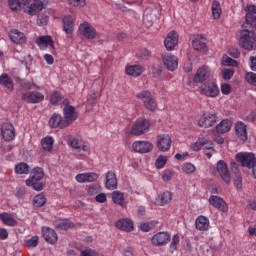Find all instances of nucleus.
<instances>
[{
  "instance_id": "obj_52",
  "label": "nucleus",
  "mask_w": 256,
  "mask_h": 256,
  "mask_svg": "<svg viewBox=\"0 0 256 256\" xmlns=\"http://www.w3.org/2000/svg\"><path fill=\"white\" fill-rule=\"evenodd\" d=\"M245 79L247 83H249L250 85H254V87H256V73H253V72L246 73Z\"/></svg>"
},
{
  "instance_id": "obj_14",
  "label": "nucleus",
  "mask_w": 256,
  "mask_h": 256,
  "mask_svg": "<svg viewBox=\"0 0 256 256\" xmlns=\"http://www.w3.org/2000/svg\"><path fill=\"white\" fill-rule=\"evenodd\" d=\"M179 44V35H177V32L171 31L168 33L167 37L164 40V46L167 49V51H173L175 47Z\"/></svg>"
},
{
  "instance_id": "obj_40",
  "label": "nucleus",
  "mask_w": 256,
  "mask_h": 256,
  "mask_svg": "<svg viewBox=\"0 0 256 256\" xmlns=\"http://www.w3.org/2000/svg\"><path fill=\"white\" fill-rule=\"evenodd\" d=\"M17 175H29V165L25 162H20L15 166Z\"/></svg>"
},
{
  "instance_id": "obj_7",
  "label": "nucleus",
  "mask_w": 256,
  "mask_h": 256,
  "mask_svg": "<svg viewBox=\"0 0 256 256\" xmlns=\"http://www.w3.org/2000/svg\"><path fill=\"white\" fill-rule=\"evenodd\" d=\"M217 123V114L216 113H204L198 120V127L203 129H209Z\"/></svg>"
},
{
  "instance_id": "obj_8",
  "label": "nucleus",
  "mask_w": 256,
  "mask_h": 256,
  "mask_svg": "<svg viewBox=\"0 0 256 256\" xmlns=\"http://www.w3.org/2000/svg\"><path fill=\"white\" fill-rule=\"evenodd\" d=\"M48 125L51 127V129H66V127H69L65 121V118H63V116H61L59 113H54L50 117Z\"/></svg>"
},
{
  "instance_id": "obj_32",
  "label": "nucleus",
  "mask_w": 256,
  "mask_h": 256,
  "mask_svg": "<svg viewBox=\"0 0 256 256\" xmlns=\"http://www.w3.org/2000/svg\"><path fill=\"white\" fill-rule=\"evenodd\" d=\"M192 46L195 51H205V49H207V44L205 43V41H203V36L201 35H197L192 40Z\"/></svg>"
},
{
  "instance_id": "obj_22",
  "label": "nucleus",
  "mask_w": 256,
  "mask_h": 256,
  "mask_svg": "<svg viewBox=\"0 0 256 256\" xmlns=\"http://www.w3.org/2000/svg\"><path fill=\"white\" fill-rule=\"evenodd\" d=\"M42 235L47 243L55 245L58 241L57 232L49 227H42Z\"/></svg>"
},
{
  "instance_id": "obj_49",
  "label": "nucleus",
  "mask_w": 256,
  "mask_h": 256,
  "mask_svg": "<svg viewBox=\"0 0 256 256\" xmlns=\"http://www.w3.org/2000/svg\"><path fill=\"white\" fill-rule=\"evenodd\" d=\"M156 169H163L167 165V156H159L155 162Z\"/></svg>"
},
{
  "instance_id": "obj_33",
  "label": "nucleus",
  "mask_w": 256,
  "mask_h": 256,
  "mask_svg": "<svg viewBox=\"0 0 256 256\" xmlns=\"http://www.w3.org/2000/svg\"><path fill=\"white\" fill-rule=\"evenodd\" d=\"M54 227H56V229H60L61 231H67V229H73V227H75V224L69 219H64L60 221H55Z\"/></svg>"
},
{
  "instance_id": "obj_16",
  "label": "nucleus",
  "mask_w": 256,
  "mask_h": 256,
  "mask_svg": "<svg viewBox=\"0 0 256 256\" xmlns=\"http://www.w3.org/2000/svg\"><path fill=\"white\" fill-rule=\"evenodd\" d=\"M169 241H171V235L166 232L157 233L151 239L152 245H155L156 247L167 245Z\"/></svg>"
},
{
  "instance_id": "obj_5",
  "label": "nucleus",
  "mask_w": 256,
  "mask_h": 256,
  "mask_svg": "<svg viewBox=\"0 0 256 256\" xmlns=\"http://www.w3.org/2000/svg\"><path fill=\"white\" fill-rule=\"evenodd\" d=\"M236 161L240 163L241 167L251 169L253 164L256 163L255 154L249 152H240L236 154Z\"/></svg>"
},
{
  "instance_id": "obj_39",
  "label": "nucleus",
  "mask_w": 256,
  "mask_h": 256,
  "mask_svg": "<svg viewBox=\"0 0 256 256\" xmlns=\"http://www.w3.org/2000/svg\"><path fill=\"white\" fill-rule=\"evenodd\" d=\"M231 130V121L228 119L222 120L217 126L216 131L220 134L228 133Z\"/></svg>"
},
{
  "instance_id": "obj_29",
  "label": "nucleus",
  "mask_w": 256,
  "mask_h": 256,
  "mask_svg": "<svg viewBox=\"0 0 256 256\" xmlns=\"http://www.w3.org/2000/svg\"><path fill=\"white\" fill-rule=\"evenodd\" d=\"M116 227L121 231H126L129 233L133 230V221L130 219H120L116 222Z\"/></svg>"
},
{
  "instance_id": "obj_61",
  "label": "nucleus",
  "mask_w": 256,
  "mask_h": 256,
  "mask_svg": "<svg viewBox=\"0 0 256 256\" xmlns=\"http://www.w3.org/2000/svg\"><path fill=\"white\" fill-rule=\"evenodd\" d=\"M48 21H49V18L47 16H38L37 24L40 27H43V26L47 25Z\"/></svg>"
},
{
  "instance_id": "obj_18",
  "label": "nucleus",
  "mask_w": 256,
  "mask_h": 256,
  "mask_svg": "<svg viewBox=\"0 0 256 256\" xmlns=\"http://www.w3.org/2000/svg\"><path fill=\"white\" fill-rule=\"evenodd\" d=\"M1 134L6 141H13L15 139V127L11 123H4L1 126Z\"/></svg>"
},
{
  "instance_id": "obj_42",
  "label": "nucleus",
  "mask_w": 256,
  "mask_h": 256,
  "mask_svg": "<svg viewBox=\"0 0 256 256\" xmlns=\"http://www.w3.org/2000/svg\"><path fill=\"white\" fill-rule=\"evenodd\" d=\"M172 199L173 195L169 191H166L158 196V202H160V205H167L168 203H171Z\"/></svg>"
},
{
  "instance_id": "obj_11",
  "label": "nucleus",
  "mask_w": 256,
  "mask_h": 256,
  "mask_svg": "<svg viewBox=\"0 0 256 256\" xmlns=\"http://www.w3.org/2000/svg\"><path fill=\"white\" fill-rule=\"evenodd\" d=\"M36 44L40 49H47V47H50L52 55H55V42L51 36H39L36 39Z\"/></svg>"
},
{
  "instance_id": "obj_37",
  "label": "nucleus",
  "mask_w": 256,
  "mask_h": 256,
  "mask_svg": "<svg viewBox=\"0 0 256 256\" xmlns=\"http://www.w3.org/2000/svg\"><path fill=\"white\" fill-rule=\"evenodd\" d=\"M126 74L131 77H139L143 74V67L139 65H132L126 67Z\"/></svg>"
},
{
  "instance_id": "obj_30",
  "label": "nucleus",
  "mask_w": 256,
  "mask_h": 256,
  "mask_svg": "<svg viewBox=\"0 0 256 256\" xmlns=\"http://www.w3.org/2000/svg\"><path fill=\"white\" fill-rule=\"evenodd\" d=\"M117 187V175L115 172L109 171L106 174V189H110V191L115 190Z\"/></svg>"
},
{
  "instance_id": "obj_20",
  "label": "nucleus",
  "mask_w": 256,
  "mask_h": 256,
  "mask_svg": "<svg viewBox=\"0 0 256 256\" xmlns=\"http://www.w3.org/2000/svg\"><path fill=\"white\" fill-rule=\"evenodd\" d=\"M80 33L86 37V39H95L97 37V30L89 24V22H84L80 26Z\"/></svg>"
},
{
  "instance_id": "obj_41",
  "label": "nucleus",
  "mask_w": 256,
  "mask_h": 256,
  "mask_svg": "<svg viewBox=\"0 0 256 256\" xmlns=\"http://www.w3.org/2000/svg\"><path fill=\"white\" fill-rule=\"evenodd\" d=\"M209 143L205 137L198 138L197 141L191 146L192 151H201L205 145Z\"/></svg>"
},
{
  "instance_id": "obj_50",
  "label": "nucleus",
  "mask_w": 256,
  "mask_h": 256,
  "mask_svg": "<svg viewBox=\"0 0 256 256\" xmlns=\"http://www.w3.org/2000/svg\"><path fill=\"white\" fill-rule=\"evenodd\" d=\"M223 65H225L226 67H237V61L233 60L231 57L229 56H225L223 57L222 60Z\"/></svg>"
},
{
  "instance_id": "obj_3",
  "label": "nucleus",
  "mask_w": 256,
  "mask_h": 256,
  "mask_svg": "<svg viewBox=\"0 0 256 256\" xmlns=\"http://www.w3.org/2000/svg\"><path fill=\"white\" fill-rule=\"evenodd\" d=\"M71 102H69V99L65 98L62 101V104L64 105L63 108V115L64 120L67 123L68 127L69 125L73 124L74 121H77V112L75 111V107L70 105Z\"/></svg>"
},
{
  "instance_id": "obj_4",
  "label": "nucleus",
  "mask_w": 256,
  "mask_h": 256,
  "mask_svg": "<svg viewBox=\"0 0 256 256\" xmlns=\"http://www.w3.org/2000/svg\"><path fill=\"white\" fill-rule=\"evenodd\" d=\"M137 99H140L144 103L145 109L148 111H155L157 109V102L151 95V92L144 90L136 95Z\"/></svg>"
},
{
  "instance_id": "obj_63",
  "label": "nucleus",
  "mask_w": 256,
  "mask_h": 256,
  "mask_svg": "<svg viewBox=\"0 0 256 256\" xmlns=\"http://www.w3.org/2000/svg\"><path fill=\"white\" fill-rule=\"evenodd\" d=\"M80 256H97V252L91 249L81 251Z\"/></svg>"
},
{
  "instance_id": "obj_9",
  "label": "nucleus",
  "mask_w": 256,
  "mask_h": 256,
  "mask_svg": "<svg viewBox=\"0 0 256 256\" xmlns=\"http://www.w3.org/2000/svg\"><path fill=\"white\" fill-rule=\"evenodd\" d=\"M200 93L206 97H217L219 95V87L215 82H207L202 85Z\"/></svg>"
},
{
  "instance_id": "obj_2",
  "label": "nucleus",
  "mask_w": 256,
  "mask_h": 256,
  "mask_svg": "<svg viewBox=\"0 0 256 256\" xmlns=\"http://www.w3.org/2000/svg\"><path fill=\"white\" fill-rule=\"evenodd\" d=\"M44 177L45 171H43V168H34L31 172L30 179L26 180L27 187H32L34 191H43L45 189Z\"/></svg>"
},
{
  "instance_id": "obj_60",
  "label": "nucleus",
  "mask_w": 256,
  "mask_h": 256,
  "mask_svg": "<svg viewBox=\"0 0 256 256\" xmlns=\"http://www.w3.org/2000/svg\"><path fill=\"white\" fill-rule=\"evenodd\" d=\"M163 181H171L173 179V171L165 170L162 175Z\"/></svg>"
},
{
  "instance_id": "obj_26",
  "label": "nucleus",
  "mask_w": 256,
  "mask_h": 256,
  "mask_svg": "<svg viewBox=\"0 0 256 256\" xmlns=\"http://www.w3.org/2000/svg\"><path fill=\"white\" fill-rule=\"evenodd\" d=\"M195 228L197 231H209V218L200 215L196 218Z\"/></svg>"
},
{
  "instance_id": "obj_46",
  "label": "nucleus",
  "mask_w": 256,
  "mask_h": 256,
  "mask_svg": "<svg viewBox=\"0 0 256 256\" xmlns=\"http://www.w3.org/2000/svg\"><path fill=\"white\" fill-rule=\"evenodd\" d=\"M136 57H138V59H142L143 61H147V59H151V51H149L147 48H141L136 53Z\"/></svg>"
},
{
  "instance_id": "obj_55",
  "label": "nucleus",
  "mask_w": 256,
  "mask_h": 256,
  "mask_svg": "<svg viewBox=\"0 0 256 256\" xmlns=\"http://www.w3.org/2000/svg\"><path fill=\"white\" fill-rule=\"evenodd\" d=\"M101 192V186L92 185L87 188L88 195L94 196Z\"/></svg>"
},
{
  "instance_id": "obj_48",
  "label": "nucleus",
  "mask_w": 256,
  "mask_h": 256,
  "mask_svg": "<svg viewBox=\"0 0 256 256\" xmlns=\"http://www.w3.org/2000/svg\"><path fill=\"white\" fill-rule=\"evenodd\" d=\"M65 99L59 92H54L51 95L50 102L52 105H61Z\"/></svg>"
},
{
  "instance_id": "obj_59",
  "label": "nucleus",
  "mask_w": 256,
  "mask_h": 256,
  "mask_svg": "<svg viewBox=\"0 0 256 256\" xmlns=\"http://www.w3.org/2000/svg\"><path fill=\"white\" fill-rule=\"evenodd\" d=\"M228 53H229V56L233 57L234 59H239V57L241 56V52L237 48L230 49Z\"/></svg>"
},
{
  "instance_id": "obj_35",
  "label": "nucleus",
  "mask_w": 256,
  "mask_h": 256,
  "mask_svg": "<svg viewBox=\"0 0 256 256\" xmlns=\"http://www.w3.org/2000/svg\"><path fill=\"white\" fill-rule=\"evenodd\" d=\"M8 4L12 11H19L25 5H29V0H8Z\"/></svg>"
},
{
  "instance_id": "obj_27",
  "label": "nucleus",
  "mask_w": 256,
  "mask_h": 256,
  "mask_svg": "<svg viewBox=\"0 0 256 256\" xmlns=\"http://www.w3.org/2000/svg\"><path fill=\"white\" fill-rule=\"evenodd\" d=\"M157 19V14L151 9H146L143 15V23L145 27H153V23Z\"/></svg>"
},
{
  "instance_id": "obj_58",
  "label": "nucleus",
  "mask_w": 256,
  "mask_h": 256,
  "mask_svg": "<svg viewBox=\"0 0 256 256\" xmlns=\"http://www.w3.org/2000/svg\"><path fill=\"white\" fill-rule=\"evenodd\" d=\"M18 83L24 91H31L32 85L29 80H20Z\"/></svg>"
},
{
  "instance_id": "obj_43",
  "label": "nucleus",
  "mask_w": 256,
  "mask_h": 256,
  "mask_svg": "<svg viewBox=\"0 0 256 256\" xmlns=\"http://www.w3.org/2000/svg\"><path fill=\"white\" fill-rule=\"evenodd\" d=\"M41 146L44 151H53V138L51 136L45 137L41 141Z\"/></svg>"
},
{
  "instance_id": "obj_24",
  "label": "nucleus",
  "mask_w": 256,
  "mask_h": 256,
  "mask_svg": "<svg viewBox=\"0 0 256 256\" xmlns=\"http://www.w3.org/2000/svg\"><path fill=\"white\" fill-rule=\"evenodd\" d=\"M9 39L12 41V43H16V45H23V43L27 41L25 34L17 29L9 32Z\"/></svg>"
},
{
  "instance_id": "obj_54",
  "label": "nucleus",
  "mask_w": 256,
  "mask_h": 256,
  "mask_svg": "<svg viewBox=\"0 0 256 256\" xmlns=\"http://www.w3.org/2000/svg\"><path fill=\"white\" fill-rule=\"evenodd\" d=\"M182 171H184V173H187V175L195 173V165H193L192 163H185L182 166Z\"/></svg>"
},
{
  "instance_id": "obj_13",
  "label": "nucleus",
  "mask_w": 256,
  "mask_h": 256,
  "mask_svg": "<svg viewBox=\"0 0 256 256\" xmlns=\"http://www.w3.org/2000/svg\"><path fill=\"white\" fill-rule=\"evenodd\" d=\"M217 172L219 173L221 179L229 185L231 183V174H229V168H227V163L225 161L220 160L217 163Z\"/></svg>"
},
{
  "instance_id": "obj_51",
  "label": "nucleus",
  "mask_w": 256,
  "mask_h": 256,
  "mask_svg": "<svg viewBox=\"0 0 256 256\" xmlns=\"http://www.w3.org/2000/svg\"><path fill=\"white\" fill-rule=\"evenodd\" d=\"M233 75H235V70L233 69H223L222 70V77L225 81H229Z\"/></svg>"
},
{
  "instance_id": "obj_31",
  "label": "nucleus",
  "mask_w": 256,
  "mask_h": 256,
  "mask_svg": "<svg viewBox=\"0 0 256 256\" xmlns=\"http://www.w3.org/2000/svg\"><path fill=\"white\" fill-rule=\"evenodd\" d=\"M63 23V29L67 35H71L74 31L75 22L73 21V18L71 16H66L62 20Z\"/></svg>"
},
{
  "instance_id": "obj_57",
  "label": "nucleus",
  "mask_w": 256,
  "mask_h": 256,
  "mask_svg": "<svg viewBox=\"0 0 256 256\" xmlns=\"http://www.w3.org/2000/svg\"><path fill=\"white\" fill-rule=\"evenodd\" d=\"M234 185L236 189H243V176L241 174H236Z\"/></svg>"
},
{
  "instance_id": "obj_25",
  "label": "nucleus",
  "mask_w": 256,
  "mask_h": 256,
  "mask_svg": "<svg viewBox=\"0 0 256 256\" xmlns=\"http://www.w3.org/2000/svg\"><path fill=\"white\" fill-rule=\"evenodd\" d=\"M97 179H99V175L94 172L78 174L76 176L78 183H93V181H97Z\"/></svg>"
},
{
  "instance_id": "obj_23",
  "label": "nucleus",
  "mask_w": 256,
  "mask_h": 256,
  "mask_svg": "<svg viewBox=\"0 0 256 256\" xmlns=\"http://www.w3.org/2000/svg\"><path fill=\"white\" fill-rule=\"evenodd\" d=\"M210 75L211 72L209 71V67L203 66L197 70L193 77V81L194 83H203L204 81H207Z\"/></svg>"
},
{
  "instance_id": "obj_6",
  "label": "nucleus",
  "mask_w": 256,
  "mask_h": 256,
  "mask_svg": "<svg viewBox=\"0 0 256 256\" xmlns=\"http://www.w3.org/2000/svg\"><path fill=\"white\" fill-rule=\"evenodd\" d=\"M151 128V122L147 119L137 120L131 128V134L139 137L144 135Z\"/></svg>"
},
{
  "instance_id": "obj_47",
  "label": "nucleus",
  "mask_w": 256,
  "mask_h": 256,
  "mask_svg": "<svg viewBox=\"0 0 256 256\" xmlns=\"http://www.w3.org/2000/svg\"><path fill=\"white\" fill-rule=\"evenodd\" d=\"M47 203V198H45V195L38 194L33 199V205L34 207H43Z\"/></svg>"
},
{
  "instance_id": "obj_19",
  "label": "nucleus",
  "mask_w": 256,
  "mask_h": 256,
  "mask_svg": "<svg viewBox=\"0 0 256 256\" xmlns=\"http://www.w3.org/2000/svg\"><path fill=\"white\" fill-rule=\"evenodd\" d=\"M136 153H151L153 151V144L149 141H137L132 145Z\"/></svg>"
},
{
  "instance_id": "obj_62",
  "label": "nucleus",
  "mask_w": 256,
  "mask_h": 256,
  "mask_svg": "<svg viewBox=\"0 0 256 256\" xmlns=\"http://www.w3.org/2000/svg\"><path fill=\"white\" fill-rule=\"evenodd\" d=\"M221 91H222L223 95H229V93H231V85L228 83L222 84Z\"/></svg>"
},
{
  "instance_id": "obj_45",
  "label": "nucleus",
  "mask_w": 256,
  "mask_h": 256,
  "mask_svg": "<svg viewBox=\"0 0 256 256\" xmlns=\"http://www.w3.org/2000/svg\"><path fill=\"white\" fill-rule=\"evenodd\" d=\"M112 199L116 205H120L121 207H123V204L125 203V197L123 196V193L114 191L112 193Z\"/></svg>"
},
{
  "instance_id": "obj_15",
  "label": "nucleus",
  "mask_w": 256,
  "mask_h": 256,
  "mask_svg": "<svg viewBox=\"0 0 256 256\" xmlns=\"http://www.w3.org/2000/svg\"><path fill=\"white\" fill-rule=\"evenodd\" d=\"M157 148L159 151L165 153L171 149V137L167 134H160L157 136Z\"/></svg>"
},
{
  "instance_id": "obj_44",
  "label": "nucleus",
  "mask_w": 256,
  "mask_h": 256,
  "mask_svg": "<svg viewBox=\"0 0 256 256\" xmlns=\"http://www.w3.org/2000/svg\"><path fill=\"white\" fill-rule=\"evenodd\" d=\"M221 4L219 3V1L214 0L212 2V15L214 17V19H219L221 17Z\"/></svg>"
},
{
  "instance_id": "obj_38",
  "label": "nucleus",
  "mask_w": 256,
  "mask_h": 256,
  "mask_svg": "<svg viewBox=\"0 0 256 256\" xmlns=\"http://www.w3.org/2000/svg\"><path fill=\"white\" fill-rule=\"evenodd\" d=\"M0 85H2V87H6L8 91H13L14 89L13 79L9 77V74H2L0 76Z\"/></svg>"
},
{
  "instance_id": "obj_10",
  "label": "nucleus",
  "mask_w": 256,
  "mask_h": 256,
  "mask_svg": "<svg viewBox=\"0 0 256 256\" xmlns=\"http://www.w3.org/2000/svg\"><path fill=\"white\" fill-rule=\"evenodd\" d=\"M162 61L168 71H175V69L179 67V61L177 60V57L171 53L162 54Z\"/></svg>"
},
{
  "instance_id": "obj_53",
  "label": "nucleus",
  "mask_w": 256,
  "mask_h": 256,
  "mask_svg": "<svg viewBox=\"0 0 256 256\" xmlns=\"http://www.w3.org/2000/svg\"><path fill=\"white\" fill-rule=\"evenodd\" d=\"M27 247H31L32 249L39 245V236H32L31 239L26 240Z\"/></svg>"
},
{
  "instance_id": "obj_56",
  "label": "nucleus",
  "mask_w": 256,
  "mask_h": 256,
  "mask_svg": "<svg viewBox=\"0 0 256 256\" xmlns=\"http://www.w3.org/2000/svg\"><path fill=\"white\" fill-rule=\"evenodd\" d=\"M72 7H85L87 5L86 0H67Z\"/></svg>"
},
{
  "instance_id": "obj_36",
  "label": "nucleus",
  "mask_w": 256,
  "mask_h": 256,
  "mask_svg": "<svg viewBox=\"0 0 256 256\" xmlns=\"http://www.w3.org/2000/svg\"><path fill=\"white\" fill-rule=\"evenodd\" d=\"M40 11H43V2L40 0H34L30 7H28V13L30 15H37Z\"/></svg>"
},
{
  "instance_id": "obj_17",
  "label": "nucleus",
  "mask_w": 256,
  "mask_h": 256,
  "mask_svg": "<svg viewBox=\"0 0 256 256\" xmlns=\"http://www.w3.org/2000/svg\"><path fill=\"white\" fill-rule=\"evenodd\" d=\"M21 101H25L26 103H41L45 96L41 92H31L28 95L26 93L20 94Z\"/></svg>"
},
{
  "instance_id": "obj_64",
  "label": "nucleus",
  "mask_w": 256,
  "mask_h": 256,
  "mask_svg": "<svg viewBox=\"0 0 256 256\" xmlns=\"http://www.w3.org/2000/svg\"><path fill=\"white\" fill-rule=\"evenodd\" d=\"M177 245H179V235H174L170 247L171 249H177Z\"/></svg>"
},
{
  "instance_id": "obj_12",
  "label": "nucleus",
  "mask_w": 256,
  "mask_h": 256,
  "mask_svg": "<svg viewBox=\"0 0 256 256\" xmlns=\"http://www.w3.org/2000/svg\"><path fill=\"white\" fill-rule=\"evenodd\" d=\"M209 203L214 207L215 209H218V211H221L222 213H227L229 211V206L227 205V202L223 200V198L219 196H211L209 198Z\"/></svg>"
},
{
  "instance_id": "obj_21",
  "label": "nucleus",
  "mask_w": 256,
  "mask_h": 256,
  "mask_svg": "<svg viewBox=\"0 0 256 256\" xmlns=\"http://www.w3.org/2000/svg\"><path fill=\"white\" fill-rule=\"evenodd\" d=\"M67 143L70 147H72V149H77L79 151V155H83L81 151H84V153L89 152V146L83 145L81 140L73 138V136H68Z\"/></svg>"
},
{
  "instance_id": "obj_34",
  "label": "nucleus",
  "mask_w": 256,
  "mask_h": 256,
  "mask_svg": "<svg viewBox=\"0 0 256 256\" xmlns=\"http://www.w3.org/2000/svg\"><path fill=\"white\" fill-rule=\"evenodd\" d=\"M0 220L4 225H8V227H17V220L11 216L9 213L0 214Z\"/></svg>"
},
{
  "instance_id": "obj_28",
  "label": "nucleus",
  "mask_w": 256,
  "mask_h": 256,
  "mask_svg": "<svg viewBox=\"0 0 256 256\" xmlns=\"http://www.w3.org/2000/svg\"><path fill=\"white\" fill-rule=\"evenodd\" d=\"M235 131L237 137L241 139V141H247V125L243 122H237L235 125Z\"/></svg>"
},
{
  "instance_id": "obj_1",
  "label": "nucleus",
  "mask_w": 256,
  "mask_h": 256,
  "mask_svg": "<svg viewBox=\"0 0 256 256\" xmlns=\"http://www.w3.org/2000/svg\"><path fill=\"white\" fill-rule=\"evenodd\" d=\"M256 20L255 17L248 15L247 22L242 24L240 31V47L246 51H255L256 49Z\"/></svg>"
}]
</instances>
